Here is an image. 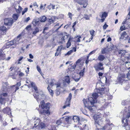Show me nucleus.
Wrapping results in <instances>:
<instances>
[{
    "mask_svg": "<svg viewBox=\"0 0 130 130\" xmlns=\"http://www.w3.org/2000/svg\"><path fill=\"white\" fill-rule=\"evenodd\" d=\"M19 15V14L15 13L13 14L12 17L14 20H16L18 18Z\"/></svg>",
    "mask_w": 130,
    "mask_h": 130,
    "instance_id": "22",
    "label": "nucleus"
},
{
    "mask_svg": "<svg viewBox=\"0 0 130 130\" xmlns=\"http://www.w3.org/2000/svg\"><path fill=\"white\" fill-rule=\"evenodd\" d=\"M76 67V66H69L68 67V69L70 71H72L74 70Z\"/></svg>",
    "mask_w": 130,
    "mask_h": 130,
    "instance_id": "21",
    "label": "nucleus"
},
{
    "mask_svg": "<svg viewBox=\"0 0 130 130\" xmlns=\"http://www.w3.org/2000/svg\"><path fill=\"white\" fill-rule=\"evenodd\" d=\"M76 2L80 5L85 4L87 2V0H77Z\"/></svg>",
    "mask_w": 130,
    "mask_h": 130,
    "instance_id": "14",
    "label": "nucleus"
},
{
    "mask_svg": "<svg viewBox=\"0 0 130 130\" xmlns=\"http://www.w3.org/2000/svg\"><path fill=\"white\" fill-rule=\"evenodd\" d=\"M39 31L38 28L37 27H35L32 31V34L34 35H35Z\"/></svg>",
    "mask_w": 130,
    "mask_h": 130,
    "instance_id": "24",
    "label": "nucleus"
},
{
    "mask_svg": "<svg viewBox=\"0 0 130 130\" xmlns=\"http://www.w3.org/2000/svg\"><path fill=\"white\" fill-rule=\"evenodd\" d=\"M130 20V11H129L128 15H127V18H126V22H128V21Z\"/></svg>",
    "mask_w": 130,
    "mask_h": 130,
    "instance_id": "39",
    "label": "nucleus"
},
{
    "mask_svg": "<svg viewBox=\"0 0 130 130\" xmlns=\"http://www.w3.org/2000/svg\"><path fill=\"white\" fill-rule=\"evenodd\" d=\"M37 69L38 71L40 73V74L42 75V73L41 71V70L40 67L38 66H37Z\"/></svg>",
    "mask_w": 130,
    "mask_h": 130,
    "instance_id": "40",
    "label": "nucleus"
},
{
    "mask_svg": "<svg viewBox=\"0 0 130 130\" xmlns=\"http://www.w3.org/2000/svg\"><path fill=\"white\" fill-rule=\"evenodd\" d=\"M108 25H107L106 24H105V25H104L103 26V28L104 29H106V28L108 27Z\"/></svg>",
    "mask_w": 130,
    "mask_h": 130,
    "instance_id": "55",
    "label": "nucleus"
},
{
    "mask_svg": "<svg viewBox=\"0 0 130 130\" xmlns=\"http://www.w3.org/2000/svg\"><path fill=\"white\" fill-rule=\"evenodd\" d=\"M7 95V94L6 93H2L1 92H0V98H1L2 96H6Z\"/></svg>",
    "mask_w": 130,
    "mask_h": 130,
    "instance_id": "36",
    "label": "nucleus"
},
{
    "mask_svg": "<svg viewBox=\"0 0 130 130\" xmlns=\"http://www.w3.org/2000/svg\"><path fill=\"white\" fill-rule=\"evenodd\" d=\"M40 21L41 22H44L46 20V18L45 16H43L40 18Z\"/></svg>",
    "mask_w": 130,
    "mask_h": 130,
    "instance_id": "30",
    "label": "nucleus"
},
{
    "mask_svg": "<svg viewBox=\"0 0 130 130\" xmlns=\"http://www.w3.org/2000/svg\"><path fill=\"white\" fill-rule=\"evenodd\" d=\"M4 100V99L3 98H2H2H0V104H3V101Z\"/></svg>",
    "mask_w": 130,
    "mask_h": 130,
    "instance_id": "52",
    "label": "nucleus"
},
{
    "mask_svg": "<svg viewBox=\"0 0 130 130\" xmlns=\"http://www.w3.org/2000/svg\"><path fill=\"white\" fill-rule=\"evenodd\" d=\"M107 15V13L106 12H104L102 14L101 18H105Z\"/></svg>",
    "mask_w": 130,
    "mask_h": 130,
    "instance_id": "38",
    "label": "nucleus"
},
{
    "mask_svg": "<svg viewBox=\"0 0 130 130\" xmlns=\"http://www.w3.org/2000/svg\"><path fill=\"white\" fill-rule=\"evenodd\" d=\"M15 41L14 40L11 41H10L8 42L7 43V44L8 45L10 46H11L13 44H15Z\"/></svg>",
    "mask_w": 130,
    "mask_h": 130,
    "instance_id": "25",
    "label": "nucleus"
},
{
    "mask_svg": "<svg viewBox=\"0 0 130 130\" xmlns=\"http://www.w3.org/2000/svg\"><path fill=\"white\" fill-rule=\"evenodd\" d=\"M72 95L71 93H70L69 96L67 99L65 105H64L63 107V109L65 108L66 107L69 106L70 103V101L72 99Z\"/></svg>",
    "mask_w": 130,
    "mask_h": 130,
    "instance_id": "7",
    "label": "nucleus"
},
{
    "mask_svg": "<svg viewBox=\"0 0 130 130\" xmlns=\"http://www.w3.org/2000/svg\"><path fill=\"white\" fill-rule=\"evenodd\" d=\"M39 95L40 96L39 97V98L40 99V100L38 102H40V101L41 100V99H43L42 101L40 102V104L41 105V107L42 109H45V108L46 110H49V108H50V103H47L45 104V103L44 102V99H45V96H44L45 97L43 99L42 98L41 96V95H40L39 94Z\"/></svg>",
    "mask_w": 130,
    "mask_h": 130,
    "instance_id": "4",
    "label": "nucleus"
},
{
    "mask_svg": "<svg viewBox=\"0 0 130 130\" xmlns=\"http://www.w3.org/2000/svg\"><path fill=\"white\" fill-rule=\"evenodd\" d=\"M63 48V46L62 45L58 46L57 49V51H59V52H60L61 50Z\"/></svg>",
    "mask_w": 130,
    "mask_h": 130,
    "instance_id": "37",
    "label": "nucleus"
},
{
    "mask_svg": "<svg viewBox=\"0 0 130 130\" xmlns=\"http://www.w3.org/2000/svg\"><path fill=\"white\" fill-rule=\"evenodd\" d=\"M65 120L68 123V122L69 120V117H67L65 118Z\"/></svg>",
    "mask_w": 130,
    "mask_h": 130,
    "instance_id": "63",
    "label": "nucleus"
},
{
    "mask_svg": "<svg viewBox=\"0 0 130 130\" xmlns=\"http://www.w3.org/2000/svg\"><path fill=\"white\" fill-rule=\"evenodd\" d=\"M2 52V50H0V57H1L3 56H5V55L3 54Z\"/></svg>",
    "mask_w": 130,
    "mask_h": 130,
    "instance_id": "56",
    "label": "nucleus"
},
{
    "mask_svg": "<svg viewBox=\"0 0 130 130\" xmlns=\"http://www.w3.org/2000/svg\"><path fill=\"white\" fill-rule=\"evenodd\" d=\"M68 15L69 16V17L70 18L71 20L72 19V17L73 16L72 14L71 13L69 12L68 14Z\"/></svg>",
    "mask_w": 130,
    "mask_h": 130,
    "instance_id": "51",
    "label": "nucleus"
},
{
    "mask_svg": "<svg viewBox=\"0 0 130 130\" xmlns=\"http://www.w3.org/2000/svg\"><path fill=\"white\" fill-rule=\"evenodd\" d=\"M35 121L34 124V127H35L38 126L40 123V122L41 121L39 118H36L35 119Z\"/></svg>",
    "mask_w": 130,
    "mask_h": 130,
    "instance_id": "13",
    "label": "nucleus"
},
{
    "mask_svg": "<svg viewBox=\"0 0 130 130\" xmlns=\"http://www.w3.org/2000/svg\"><path fill=\"white\" fill-rule=\"evenodd\" d=\"M72 119L74 122H79L80 120L79 118L78 117L76 116H74L73 117Z\"/></svg>",
    "mask_w": 130,
    "mask_h": 130,
    "instance_id": "20",
    "label": "nucleus"
},
{
    "mask_svg": "<svg viewBox=\"0 0 130 130\" xmlns=\"http://www.w3.org/2000/svg\"><path fill=\"white\" fill-rule=\"evenodd\" d=\"M73 52V50H71L70 51L68 52L66 54V55H70Z\"/></svg>",
    "mask_w": 130,
    "mask_h": 130,
    "instance_id": "49",
    "label": "nucleus"
},
{
    "mask_svg": "<svg viewBox=\"0 0 130 130\" xmlns=\"http://www.w3.org/2000/svg\"><path fill=\"white\" fill-rule=\"evenodd\" d=\"M23 57H20L18 60L19 62L18 63V64H19L20 63V61H21L23 59Z\"/></svg>",
    "mask_w": 130,
    "mask_h": 130,
    "instance_id": "59",
    "label": "nucleus"
},
{
    "mask_svg": "<svg viewBox=\"0 0 130 130\" xmlns=\"http://www.w3.org/2000/svg\"><path fill=\"white\" fill-rule=\"evenodd\" d=\"M55 82V80L53 79H51L49 80L48 81V85H50L52 87L54 85H55V86L58 89V88H60V83H56L54 84Z\"/></svg>",
    "mask_w": 130,
    "mask_h": 130,
    "instance_id": "5",
    "label": "nucleus"
},
{
    "mask_svg": "<svg viewBox=\"0 0 130 130\" xmlns=\"http://www.w3.org/2000/svg\"><path fill=\"white\" fill-rule=\"evenodd\" d=\"M13 23V20L11 18H8L4 20V24L6 26H11Z\"/></svg>",
    "mask_w": 130,
    "mask_h": 130,
    "instance_id": "6",
    "label": "nucleus"
},
{
    "mask_svg": "<svg viewBox=\"0 0 130 130\" xmlns=\"http://www.w3.org/2000/svg\"><path fill=\"white\" fill-rule=\"evenodd\" d=\"M18 69V68H17L16 66H13L11 67L9 69L10 70L11 69V71L13 70L14 72H15L17 71V70Z\"/></svg>",
    "mask_w": 130,
    "mask_h": 130,
    "instance_id": "23",
    "label": "nucleus"
},
{
    "mask_svg": "<svg viewBox=\"0 0 130 130\" xmlns=\"http://www.w3.org/2000/svg\"><path fill=\"white\" fill-rule=\"evenodd\" d=\"M125 27L123 25L121 26L120 28V29L121 30V31L125 29Z\"/></svg>",
    "mask_w": 130,
    "mask_h": 130,
    "instance_id": "50",
    "label": "nucleus"
},
{
    "mask_svg": "<svg viewBox=\"0 0 130 130\" xmlns=\"http://www.w3.org/2000/svg\"><path fill=\"white\" fill-rule=\"evenodd\" d=\"M128 69L129 70V71H128V73L127 74L126 76L127 78H129L130 76L129 75V74H130V67L128 68Z\"/></svg>",
    "mask_w": 130,
    "mask_h": 130,
    "instance_id": "45",
    "label": "nucleus"
},
{
    "mask_svg": "<svg viewBox=\"0 0 130 130\" xmlns=\"http://www.w3.org/2000/svg\"><path fill=\"white\" fill-rule=\"evenodd\" d=\"M125 58L127 60V61L125 62V64L128 63H130V54L128 56H126V57H125Z\"/></svg>",
    "mask_w": 130,
    "mask_h": 130,
    "instance_id": "29",
    "label": "nucleus"
},
{
    "mask_svg": "<svg viewBox=\"0 0 130 130\" xmlns=\"http://www.w3.org/2000/svg\"><path fill=\"white\" fill-rule=\"evenodd\" d=\"M104 127H103L102 128H101V127L96 128V130H104Z\"/></svg>",
    "mask_w": 130,
    "mask_h": 130,
    "instance_id": "54",
    "label": "nucleus"
},
{
    "mask_svg": "<svg viewBox=\"0 0 130 130\" xmlns=\"http://www.w3.org/2000/svg\"><path fill=\"white\" fill-rule=\"evenodd\" d=\"M45 113L46 114H47L48 113H49L50 112L48 110H43V112H41V114H43V113Z\"/></svg>",
    "mask_w": 130,
    "mask_h": 130,
    "instance_id": "44",
    "label": "nucleus"
},
{
    "mask_svg": "<svg viewBox=\"0 0 130 130\" xmlns=\"http://www.w3.org/2000/svg\"><path fill=\"white\" fill-rule=\"evenodd\" d=\"M119 53L120 54L121 56H123L126 53V51L124 50H121L119 51Z\"/></svg>",
    "mask_w": 130,
    "mask_h": 130,
    "instance_id": "28",
    "label": "nucleus"
},
{
    "mask_svg": "<svg viewBox=\"0 0 130 130\" xmlns=\"http://www.w3.org/2000/svg\"><path fill=\"white\" fill-rule=\"evenodd\" d=\"M101 86V87H100L99 89H95V91L97 93H93L92 94V97H89L88 99H84L83 100L85 107L90 111L92 110V107L93 106L94 104L97 101L96 99L98 96V93L102 95L105 92L104 88H103L104 86L102 85Z\"/></svg>",
    "mask_w": 130,
    "mask_h": 130,
    "instance_id": "1",
    "label": "nucleus"
},
{
    "mask_svg": "<svg viewBox=\"0 0 130 130\" xmlns=\"http://www.w3.org/2000/svg\"><path fill=\"white\" fill-rule=\"evenodd\" d=\"M47 89L48 91H49V92L50 93V94L52 96L53 95V92L52 90V89H51L49 87V85H48V87H47Z\"/></svg>",
    "mask_w": 130,
    "mask_h": 130,
    "instance_id": "35",
    "label": "nucleus"
},
{
    "mask_svg": "<svg viewBox=\"0 0 130 130\" xmlns=\"http://www.w3.org/2000/svg\"><path fill=\"white\" fill-rule=\"evenodd\" d=\"M62 121L61 119H59L56 122V124L57 125H60L61 123H62Z\"/></svg>",
    "mask_w": 130,
    "mask_h": 130,
    "instance_id": "47",
    "label": "nucleus"
},
{
    "mask_svg": "<svg viewBox=\"0 0 130 130\" xmlns=\"http://www.w3.org/2000/svg\"><path fill=\"white\" fill-rule=\"evenodd\" d=\"M7 110H8L9 112H8V115H11V110L10 108H8L7 109Z\"/></svg>",
    "mask_w": 130,
    "mask_h": 130,
    "instance_id": "57",
    "label": "nucleus"
},
{
    "mask_svg": "<svg viewBox=\"0 0 130 130\" xmlns=\"http://www.w3.org/2000/svg\"><path fill=\"white\" fill-rule=\"evenodd\" d=\"M125 75L124 74H120L118 76V81L120 83H122L125 80Z\"/></svg>",
    "mask_w": 130,
    "mask_h": 130,
    "instance_id": "10",
    "label": "nucleus"
},
{
    "mask_svg": "<svg viewBox=\"0 0 130 130\" xmlns=\"http://www.w3.org/2000/svg\"><path fill=\"white\" fill-rule=\"evenodd\" d=\"M30 19V18L29 17H28L24 21L26 22H27Z\"/></svg>",
    "mask_w": 130,
    "mask_h": 130,
    "instance_id": "62",
    "label": "nucleus"
},
{
    "mask_svg": "<svg viewBox=\"0 0 130 130\" xmlns=\"http://www.w3.org/2000/svg\"><path fill=\"white\" fill-rule=\"evenodd\" d=\"M126 118H123L122 120V122L124 125V126H126L128 125V123L127 119L128 118L130 117V112H129L127 113L126 115Z\"/></svg>",
    "mask_w": 130,
    "mask_h": 130,
    "instance_id": "8",
    "label": "nucleus"
},
{
    "mask_svg": "<svg viewBox=\"0 0 130 130\" xmlns=\"http://www.w3.org/2000/svg\"><path fill=\"white\" fill-rule=\"evenodd\" d=\"M39 19L37 18L34 19L33 21V24L35 26L38 25L40 23Z\"/></svg>",
    "mask_w": 130,
    "mask_h": 130,
    "instance_id": "16",
    "label": "nucleus"
},
{
    "mask_svg": "<svg viewBox=\"0 0 130 130\" xmlns=\"http://www.w3.org/2000/svg\"><path fill=\"white\" fill-rule=\"evenodd\" d=\"M84 18L86 20H89V17L88 15L86 14H85L84 16Z\"/></svg>",
    "mask_w": 130,
    "mask_h": 130,
    "instance_id": "43",
    "label": "nucleus"
},
{
    "mask_svg": "<svg viewBox=\"0 0 130 130\" xmlns=\"http://www.w3.org/2000/svg\"><path fill=\"white\" fill-rule=\"evenodd\" d=\"M103 66H95L94 67L96 71H99L100 70H102L104 68Z\"/></svg>",
    "mask_w": 130,
    "mask_h": 130,
    "instance_id": "18",
    "label": "nucleus"
},
{
    "mask_svg": "<svg viewBox=\"0 0 130 130\" xmlns=\"http://www.w3.org/2000/svg\"><path fill=\"white\" fill-rule=\"evenodd\" d=\"M98 48H97L96 49L94 50L93 51H91L89 53V54L87 56V59L86 60V64H88L89 60H88L89 57L92 54H93L94 53L96 52V51L98 50Z\"/></svg>",
    "mask_w": 130,
    "mask_h": 130,
    "instance_id": "12",
    "label": "nucleus"
},
{
    "mask_svg": "<svg viewBox=\"0 0 130 130\" xmlns=\"http://www.w3.org/2000/svg\"><path fill=\"white\" fill-rule=\"evenodd\" d=\"M107 48H105L104 49H102L101 51V53L102 54H106V53H108L107 50Z\"/></svg>",
    "mask_w": 130,
    "mask_h": 130,
    "instance_id": "32",
    "label": "nucleus"
},
{
    "mask_svg": "<svg viewBox=\"0 0 130 130\" xmlns=\"http://www.w3.org/2000/svg\"><path fill=\"white\" fill-rule=\"evenodd\" d=\"M94 120L96 128L101 127V125L102 124L103 120L101 117L98 115H95L94 116Z\"/></svg>",
    "mask_w": 130,
    "mask_h": 130,
    "instance_id": "3",
    "label": "nucleus"
},
{
    "mask_svg": "<svg viewBox=\"0 0 130 130\" xmlns=\"http://www.w3.org/2000/svg\"><path fill=\"white\" fill-rule=\"evenodd\" d=\"M90 34L92 36H93L95 31L93 30H91L90 31Z\"/></svg>",
    "mask_w": 130,
    "mask_h": 130,
    "instance_id": "48",
    "label": "nucleus"
},
{
    "mask_svg": "<svg viewBox=\"0 0 130 130\" xmlns=\"http://www.w3.org/2000/svg\"><path fill=\"white\" fill-rule=\"evenodd\" d=\"M126 100L122 101V104L123 105H124L126 104Z\"/></svg>",
    "mask_w": 130,
    "mask_h": 130,
    "instance_id": "61",
    "label": "nucleus"
},
{
    "mask_svg": "<svg viewBox=\"0 0 130 130\" xmlns=\"http://www.w3.org/2000/svg\"><path fill=\"white\" fill-rule=\"evenodd\" d=\"M71 75L72 78L76 82H78L79 80L80 77H78L79 75L77 73H72Z\"/></svg>",
    "mask_w": 130,
    "mask_h": 130,
    "instance_id": "9",
    "label": "nucleus"
},
{
    "mask_svg": "<svg viewBox=\"0 0 130 130\" xmlns=\"http://www.w3.org/2000/svg\"><path fill=\"white\" fill-rule=\"evenodd\" d=\"M31 26L29 25L27 26V27H26V29L27 30H29L31 28Z\"/></svg>",
    "mask_w": 130,
    "mask_h": 130,
    "instance_id": "64",
    "label": "nucleus"
},
{
    "mask_svg": "<svg viewBox=\"0 0 130 130\" xmlns=\"http://www.w3.org/2000/svg\"><path fill=\"white\" fill-rule=\"evenodd\" d=\"M106 48H107L106 49L107 50L108 52L112 50L113 47L111 46H109L106 47Z\"/></svg>",
    "mask_w": 130,
    "mask_h": 130,
    "instance_id": "34",
    "label": "nucleus"
},
{
    "mask_svg": "<svg viewBox=\"0 0 130 130\" xmlns=\"http://www.w3.org/2000/svg\"><path fill=\"white\" fill-rule=\"evenodd\" d=\"M126 32H124L123 33L122 35H121V38H120V39H121V38H122V39H123L122 37H123L124 36H125V35H126Z\"/></svg>",
    "mask_w": 130,
    "mask_h": 130,
    "instance_id": "53",
    "label": "nucleus"
},
{
    "mask_svg": "<svg viewBox=\"0 0 130 130\" xmlns=\"http://www.w3.org/2000/svg\"><path fill=\"white\" fill-rule=\"evenodd\" d=\"M85 68L82 70L79 73V75L80 76H83L84 74V71Z\"/></svg>",
    "mask_w": 130,
    "mask_h": 130,
    "instance_id": "41",
    "label": "nucleus"
},
{
    "mask_svg": "<svg viewBox=\"0 0 130 130\" xmlns=\"http://www.w3.org/2000/svg\"><path fill=\"white\" fill-rule=\"evenodd\" d=\"M65 80L66 82L68 84L70 83V79L69 76H67L65 77Z\"/></svg>",
    "mask_w": 130,
    "mask_h": 130,
    "instance_id": "27",
    "label": "nucleus"
},
{
    "mask_svg": "<svg viewBox=\"0 0 130 130\" xmlns=\"http://www.w3.org/2000/svg\"><path fill=\"white\" fill-rule=\"evenodd\" d=\"M71 41L68 40L67 43V48H69L71 46Z\"/></svg>",
    "mask_w": 130,
    "mask_h": 130,
    "instance_id": "42",
    "label": "nucleus"
},
{
    "mask_svg": "<svg viewBox=\"0 0 130 130\" xmlns=\"http://www.w3.org/2000/svg\"><path fill=\"white\" fill-rule=\"evenodd\" d=\"M81 38V37L80 36H79V37H78V38L77 39V41L78 42H80V39Z\"/></svg>",
    "mask_w": 130,
    "mask_h": 130,
    "instance_id": "58",
    "label": "nucleus"
},
{
    "mask_svg": "<svg viewBox=\"0 0 130 130\" xmlns=\"http://www.w3.org/2000/svg\"><path fill=\"white\" fill-rule=\"evenodd\" d=\"M98 60L101 61L103 60L105 58L104 56L102 55H99L98 57Z\"/></svg>",
    "mask_w": 130,
    "mask_h": 130,
    "instance_id": "26",
    "label": "nucleus"
},
{
    "mask_svg": "<svg viewBox=\"0 0 130 130\" xmlns=\"http://www.w3.org/2000/svg\"><path fill=\"white\" fill-rule=\"evenodd\" d=\"M14 7L18 13L20 14L21 13L22 8L20 6L19 4H17L15 5Z\"/></svg>",
    "mask_w": 130,
    "mask_h": 130,
    "instance_id": "11",
    "label": "nucleus"
},
{
    "mask_svg": "<svg viewBox=\"0 0 130 130\" xmlns=\"http://www.w3.org/2000/svg\"><path fill=\"white\" fill-rule=\"evenodd\" d=\"M28 82H29L30 83L32 88H33L35 90V92L36 93L34 95V96L35 98L36 99L37 101L38 102L40 100V99L39 98V97L40 96L39 95V94L41 95L42 98H44L45 97L44 95L43 92L42 91L38 90L37 87L34 83L29 81H28Z\"/></svg>",
    "mask_w": 130,
    "mask_h": 130,
    "instance_id": "2",
    "label": "nucleus"
},
{
    "mask_svg": "<svg viewBox=\"0 0 130 130\" xmlns=\"http://www.w3.org/2000/svg\"><path fill=\"white\" fill-rule=\"evenodd\" d=\"M55 6L52 4H50L47 6V8L50 10L53 9L55 8Z\"/></svg>",
    "mask_w": 130,
    "mask_h": 130,
    "instance_id": "33",
    "label": "nucleus"
},
{
    "mask_svg": "<svg viewBox=\"0 0 130 130\" xmlns=\"http://www.w3.org/2000/svg\"><path fill=\"white\" fill-rule=\"evenodd\" d=\"M38 126L40 129H43L45 127V123L43 122L40 123Z\"/></svg>",
    "mask_w": 130,
    "mask_h": 130,
    "instance_id": "19",
    "label": "nucleus"
},
{
    "mask_svg": "<svg viewBox=\"0 0 130 130\" xmlns=\"http://www.w3.org/2000/svg\"><path fill=\"white\" fill-rule=\"evenodd\" d=\"M81 61V60L80 59H78L76 62V64H77L80 63Z\"/></svg>",
    "mask_w": 130,
    "mask_h": 130,
    "instance_id": "60",
    "label": "nucleus"
},
{
    "mask_svg": "<svg viewBox=\"0 0 130 130\" xmlns=\"http://www.w3.org/2000/svg\"><path fill=\"white\" fill-rule=\"evenodd\" d=\"M27 8H25L24 9V10L22 11V15H23L25 12H26L27 11Z\"/></svg>",
    "mask_w": 130,
    "mask_h": 130,
    "instance_id": "46",
    "label": "nucleus"
},
{
    "mask_svg": "<svg viewBox=\"0 0 130 130\" xmlns=\"http://www.w3.org/2000/svg\"><path fill=\"white\" fill-rule=\"evenodd\" d=\"M16 85L17 86L15 87V90L14 91L15 92H16L17 90L19 89V87L21 85V83L20 82H18L17 83Z\"/></svg>",
    "mask_w": 130,
    "mask_h": 130,
    "instance_id": "31",
    "label": "nucleus"
},
{
    "mask_svg": "<svg viewBox=\"0 0 130 130\" xmlns=\"http://www.w3.org/2000/svg\"><path fill=\"white\" fill-rule=\"evenodd\" d=\"M7 30L6 28L4 26L0 27V33L2 34L5 32Z\"/></svg>",
    "mask_w": 130,
    "mask_h": 130,
    "instance_id": "15",
    "label": "nucleus"
},
{
    "mask_svg": "<svg viewBox=\"0 0 130 130\" xmlns=\"http://www.w3.org/2000/svg\"><path fill=\"white\" fill-rule=\"evenodd\" d=\"M21 35H19L18 36L17 38H15L14 40L15 41V45H16L17 44H18L19 43V41L21 39Z\"/></svg>",
    "mask_w": 130,
    "mask_h": 130,
    "instance_id": "17",
    "label": "nucleus"
}]
</instances>
